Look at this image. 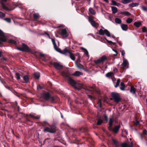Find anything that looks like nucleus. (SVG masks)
I'll use <instances>...</instances> for the list:
<instances>
[{"instance_id":"79ce46f5","label":"nucleus","mask_w":147,"mask_h":147,"mask_svg":"<svg viewBox=\"0 0 147 147\" xmlns=\"http://www.w3.org/2000/svg\"><path fill=\"white\" fill-rule=\"evenodd\" d=\"M133 20L132 19L128 18L126 21L127 23L128 24L131 23L132 22Z\"/></svg>"},{"instance_id":"473e14b6","label":"nucleus","mask_w":147,"mask_h":147,"mask_svg":"<svg viewBox=\"0 0 147 147\" xmlns=\"http://www.w3.org/2000/svg\"><path fill=\"white\" fill-rule=\"evenodd\" d=\"M141 24V22H135L134 23V25L137 27H139Z\"/></svg>"},{"instance_id":"8fccbe9b","label":"nucleus","mask_w":147,"mask_h":147,"mask_svg":"<svg viewBox=\"0 0 147 147\" xmlns=\"http://www.w3.org/2000/svg\"><path fill=\"white\" fill-rule=\"evenodd\" d=\"M4 20L8 23H10L11 22V19L10 18H6Z\"/></svg>"},{"instance_id":"49530a36","label":"nucleus","mask_w":147,"mask_h":147,"mask_svg":"<svg viewBox=\"0 0 147 147\" xmlns=\"http://www.w3.org/2000/svg\"><path fill=\"white\" fill-rule=\"evenodd\" d=\"M142 9L144 11H147V8L144 6H141Z\"/></svg>"},{"instance_id":"37998d69","label":"nucleus","mask_w":147,"mask_h":147,"mask_svg":"<svg viewBox=\"0 0 147 147\" xmlns=\"http://www.w3.org/2000/svg\"><path fill=\"white\" fill-rule=\"evenodd\" d=\"M33 16L35 19H37L39 17V14L37 13L33 14Z\"/></svg>"},{"instance_id":"a18cd8bd","label":"nucleus","mask_w":147,"mask_h":147,"mask_svg":"<svg viewBox=\"0 0 147 147\" xmlns=\"http://www.w3.org/2000/svg\"><path fill=\"white\" fill-rule=\"evenodd\" d=\"M75 63L76 64L77 67L78 68L80 69H84V67H83L82 65H81V66L80 67L78 64L77 63V62H76Z\"/></svg>"},{"instance_id":"680f3d73","label":"nucleus","mask_w":147,"mask_h":147,"mask_svg":"<svg viewBox=\"0 0 147 147\" xmlns=\"http://www.w3.org/2000/svg\"><path fill=\"white\" fill-rule=\"evenodd\" d=\"M2 52L1 51H0V57H2Z\"/></svg>"},{"instance_id":"f257e3e1","label":"nucleus","mask_w":147,"mask_h":147,"mask_svg":"<svg viewBox=\"0 0 147 147\" xmlns=\"http://www.w3.org/2000/svg\"><path fill=\"white\" fill-rule=\"evenodd\" d=\"M69 82L70 84L73 86L76 89L78 90L81 89L82 87V84L77 83L72 79L70 78L69 80Z\"/></svg>"},{"instance_id":"13d9d810","label":"nucleus","mask_w":147,"mask_h":147,"mask_svg":"<svg viewBox=\"0 0 147 147\" xmlns=\"http://www.w3.org/2000/svg\"><path fill=\"white\" fill-rule=\"evenodd\" d=\"M40 56L41 57H44V56H45V55L44 54L40 53Z\"/></svg>"},{"instance_id":"a878e982","label":"nucleus","mask_w":147,"mask_h":147,"mask_svg":"<svg viewBox=\"0 0 147 147\" xmlns=\"http://www.w3.org/2000/svg\"><path fill=\"white\" fill-rule=\"evenodd\" d=\"M121 147H133L132 143V142L131 143V145L129 146L127 143H124L122 144L121 146Z\"/></svg>"},{"instance_id":"393cba45","label":"nucleus","mask_w":147,"mask_h":147,"mask_svg":"<svg viewBox=\"0 0 147 147\" xmlns=\"http://www.w3.org/2000/svg\"><path fill=\"white\" fill-rule=\"evenodd\" d=\"M114 76V73L113 72H109L107 73L106 76L107 77H112Z\"/></svg>"},{"instance_id":"0e129e2a","label":"nucleus","mask_w":147,"mask_h":147,"mask_svg":"<svg viewBox=\"0 0 147 147\" xmlns=\"http://www.w3.org/2000/svg\"><path fill=\"white\" fill-rule=\"evenodd\" d=\"M37 88H39L40 89H42V87H41L40 85H39L38 86H37Z\"/></svg>"},{"instance_id":"338daca9","label":"nucleus","mask_w":147,"mask_h":147,"mask_svg":"<svg viewBox=\"0 0 147 147\" xmlns=\"http://www.w3.org/2000/svg\"><path fill=\"white\" fill-rule=\"evenodd\" d=\"M104 1L107 3H109V1L108 0H104Z\"/></svg>"},{"instance_id":"7c9ffc66","label":"nucleus","mask_w":147,"mask_h":147,"mask_svg":"<svg viewBox=\"0 0 147 147\" xmlns=\"http://www.w3.org/2000/svg\"><path fill=\"white\" fill-rule=\"evenodd\" d=\"M103 122V119L101 118H99L97 122V125H100Z\"/></svg>"},{"instance_id":"7ed1b4c3","label":"nucleus","mask_w":147,"mask_h":147,"mask_svg":"<svg viewBox=\"0 0 147 147\" xmlns=\"http://www.w3.org/2000/svg\"><path fill=\"white\" fill-rule=\"evenodd\" d=\"M56 130V127L54 125L49 126V127L45 128L44 131L46 132H49L51 133H54Z\"/></svg>"},{"instance_id":"cd10ccee","label":"nucleus","mask_w":147,"mask_h":147,"mask_svg":"<svg viewBox=\"0 0 147 147\" xmlns=\"http://www.w3.org/2000/svg\"><path fill=\"white\" fill-rule=\"evenodd\" d=\"M121 87H120V89L122 90H125V85L124 84L123 82H121L120 84Z\"/></svg>"},{"instance_id":"9b49d317","label":"nucleus","mask_w":147,"mask_h":147,"mask_svg":"<svg viewBox=\"0 0 147 147\" xmlns=\"http://www.w3.org/2000/svg\"><path fill=\"white\" fill-rule=\"evenodd\" d=\"M53 65L57 69H61L63 67V66L60 63L54 62L53 63Z\"/></svg>"},{"instance_id":"ea45409f","label":"nucleus","mask_w":147,"mask_h":147,"mask_svg":"<svg viewBox=\"0 0 147 147\" xmlns=\"http://www.w3.org/2000/svg\"><path fill=\"white\" fill-rule=\"evenodd\" d=\"M81 49H82L84 51V53H85V54H86L87 56H88V51H87V50L86 49H85L83 48L82 47L81 48Z\"/></svg>"},{"instance_id":"a19ab883","label":"nucleus","mask_w":147,"mask_h":147,"mask_svg":"<svg viewBox=\"0 0 147 147\" xmlns=\"http://www.w3.org/2000/svg\"><path fill=\"white\" fill-rule=\"evenodd\" d=\"M15 75L16 77L17 80H19L20 79V75L18 73H16Z\"/></svg>"},{"instance_id":"4468645a","label":"nucleus","mask_w":147,"mask_h":147,"mask_svg":"<svg viewBox=\"0 0 147 147\" xmlns=\"http://www.w3.org/2000/svg\"><path fill=\"white\" fill-rule=\"evenodd\" d=\"M43 98L46 100H48L50 97V94L49 92H46L43 94Z\"/></svg>"},{"instance_id":"412c9836","label":"nucleus","mask_w":147,"mask_h":147,"mask_svg":"<svg viewBox=\"0 0 147 147\" xmlns=\"http://www.w3.org/2000/svg\"><path fill=\"white\" fill-rule=\"evenodd\" d=\"M111 8L113 13L115 14L117 11V8L116 7L113 6L111 7Z\"/></svg>"},{"instance_id":"0eeeda50","label":"nucleus","mask_w":147,"mask_h":147,"mask_svg":"<svg viewBox=\"0 0 147 147\" xmlns=\"http://www.w3.org/2000/svg\"><path fill=\"white\" fill-rule=\"evenodd\" d=\"M59 34L61 35L63 38H66L68 36V34L67 32L65 29H63L60 30Z\"/></svg>"},{"instance_id":"2eb2a0df","label":"nucleus","mask_w":147,"mask_h":147,"mask_svg":"<svg viewBox=\"0 0 147 147\" xmlns=\"http://www.w3.org/2000/svg\"><path fill=\"white\" fill-rule=\"evenodd\" d=\"M121 27L123 30L126 31L128 30V26L127 24H122L121 25Z\"/></svg>"},{"instance_id":"dca6fc26","label":"nucleus","mask_w":147,"mask_h":147,"mask_svg":"<svg viewBox=\"0 0 147 147\" xmlns=\"http://www.w3.org/2000/svg\"><path fill=\"white\" fill-rule=\"evenodd\" d=\"M50 98L51 99L52 102L53 103H56L57 101H58L59 100V98L56 96L55 97H51Z\"/></svg>"},{"instance_id":"ddd939ff","label":"nucleus","mask_w":147,"mask_h":147,"mask_svg":"<svg viewBox=\"0 0 147 147\" xmlns=\"http://www.w3.org/2000/svg\"><path fill=\"white\" fill-rule=\"evenodd\" d=\"M2 1L1 2L2 6L3 7V8L5 10H10L9 9L8 7H9V4H7V6H6L5 4L3 3V2H5L7 1V0H1Z\"/></svg>"},{"instance_id":"423d86ee","label":"nucleus","mask_w":147,"mask_h":147,"mask_svg":"<svg viewBox=\"0 0 147 147\" xmlns=\"http://www.w3.org/2000/svg\"><path fill=\"white\" fill-rule=\"evenodd\" d=\"M99 34L102 35L105 34L108 37L111 36L110 32L107 30L106 29L103 30L102 29H100L99 30Z\"/></svg>"},{"instance_id":"69168bd1","label":"nucleus","mask_w":147,"mask_h":147,"mask_svg":"<svg viewBox=\"0 0 147 147\" xmlns=\"http://www.w3.org/2000/svg\"><path fill=\"white\" fill-rule=\"evenodd\" d=\"M46 33V34H47V35H48V36L49 37V38H50V39H51V38H50V35H49V34L47 33Z\"/></svg>"},{"instance_id":"6ab92c4d","label":"nucleus","mask_w":147,"mask_h":147,"mask_svg":"<svg viewBox=\"0 0 147 147\" xmlns=\"http://www.w3.org/2000/svg\"><path fill=\"white\" fill-rule=\"evenodd\" d=\"M83 75V74L81 72L76 71L75 73L71 74L72 75L75 76H79L81 75Z\"/></svg>"},{"instance_id":"c85d7f7f","label":"nucleus","mask_w":147,"mask_h":147,"mask_svg":"<svg viewBox=\"0 0 147 147\" xmlns=\"http://www.w3.org/2000/svg\"><path fill=\"white\" fill-rule=\"evenodd\" d=\"M139 5V3H133L129 4V6L131 7L138 6Z\"/></svg>"},{"instance_id":"c03bdc74","label":"nucleus","mask_w":147,"mask_h":147,"mask_svg":"<svg viewBox=\"0 0 147 147\" xmlns=\"http://www.w3.org/2000/svg\"><path fill=\"white\" fill-rule=\"evenodd\" d=\"M9 42L10 43L13 44H14L15 45L16 43V41L12 40V39H10L9 40Z\"/></svg>"},{"instance_id":"f03ea898","label":"nucleus","mask_w":147,"mask_h":147,"mask_svg":"<svg viewBox=\"0 0 147 147\" xmlns=\"http://www.w3.org/2000/svg\"><path fill=\"white\" fill-rule=\"evenodd\" d=\"M61 53L64 54L65 55H69L71 59L73 60H75V57L74 55L71 52L69 51L67 48L65 49Z\"/></svg>"},{"instance_id":"2f4dec72","label":"nucleus","mask_w":147,"mask_h":147,"mask_svg":"<svg viewBox=\"0 0 147 147\" xmlns=\"http://www.w3.org/2000/svg\"><path fill=\"white\" fill-rule=\"evenodd\" d=\"M120 14L122 15H124L127 16H129L131 15V14L130 13L126 11H124L121 12Z\"/></svg>"},{"instance_id":"9d476101","label":"nucleus","mask_w":147,"mask_h":147,"mask_svg":"<svg viewBox=\"0 0 147 147\" xmlns=\"http://www.w3.org/2000/svg\"><path fill=\"white\" fill-rule=\"evenodd\" d=\"M89 22L90 23L91 25L94 27L97 28L98 26V24L96 23L92 18H89Z\"/></svg>"},{"instance_id":"5701e85b","label":"nucleus","mask_w":147,"mask_h":147,"mask_svg":"<svg viewBox=\"0 0 147 147\" xmlns=\"http://www.w3.org/2000/svg\"><path fill=\"white\" fill-rule=\"evenodd\" d=\"M128 64V61L125 58L123 59V61L122 63V65L124 67H126Z\"/></svg>"},{"instance_id":"e433bc0d","label":"nucleus","mask_w":147,"mask_h":147,"mask_svg":"<svg viewBox=\"0 0 147 147\" xmlns=\"http://www.w3.org/2000/svg\"><path fill=\"white\" fill-rule=\"evenodd\" d=\"M24 80L25 81V82L27 83L28 82L29 80L28 77L27 76H25L23 77Z\"/></svg>"},{"instance_id":"c9c22d12","label":"nucleus","mask_w":147,"mask_h":147,"mask_svg":"<svg viewBox=\"0 0 147 147\" xmlns=\"http://www.w3.org/2000/svg\"><path fill=\"white\" fill-rule=\"evenodd\" d=\"M132 1V0H122L121 2L122 3L125 4L130 2H131Z\"/></svg>"},{"instance_id":"5fc2aeb1","label":"nucleus","mask_w":147,"mask_h":147,"mask_svg":"<svg viewBox=\"0 0 147 147\" xmlns=\"http://www.w3.org/2000/svg\"><path fill=\"white\" fill-rule=\"evenodd\" d=\"M80 56H79L78 57V58L77 60V61L76 62H77V63H78V62H80Z\"/></svg>"},{"instance_id":"4d7b16f0","label":"nucleus","mask_w":147,"mask_h":147,"mask_svg":"<svg viewBox=\"0 0 147 147\" xmlns=\"http://www.w3.org/2000/svg\"><path fill=\"white\" fill-rule=\"evenodd\" d=\"M112 141L115 144H117V141L113 139H112Z\"/></svg>"},{"instance_id":"6e6552de","label":"nucleus","mask_w":147,"mask_h":147,"mask_svg":"<svg viewBox=\"0 0 147 147\" xmlns=\"http://www.w3.org/2000/svg\"><path fill=\"white\" fill-rule=\"evenodd\" d=\"M0 44L2 42H5L6 41V38L4 33L0 29Z\"/></svg>"},{"instance_id":"6e6d98bb","label":"nucleus","mask_w":147,"mask_h":147,"mask_svg":"<svg viewBox=\"0 0 147 147\" xmlns=\"http://www.w3.org/2000/svg\"><path fill=\"white\" fill-rule=\"evenodd\" d=\"M147 131L146 129H144L143 131V134H147Z\"/></svg>"},{"instance_id":"f704fd0d","label":"nucleus","mask_w":147,"mask_h":147,"mask_svg":"<svg viewBox=\"0 0 147 147\" xmlns=\"http://www.w3.org/2000/svg\"><path fill=\"white\" fill-rule=\"evenodd\" d=\"M86 89L88 91L92 92L95 91V88L93 86H89Z\"/></svg>"},{"instance_id":"4be33fe9","label":"nucleus","mask_w":147,"mask_h":147,"mask_svg":"<svg viewBox=\"0 0 147 147\" xmlns=\"http://www.w3.org/2000/svg\"><path fill=\"white\" fill-rule=\"evenodd\" d=\"M115 21L116 23L118 24H121L122 22V21L121 20L118 18H116L115 19Z\"/></svg>"},{"instance_id":"774afa93","label":"nucleus","mask_w":147,"mask_h":147,"mask_svg":"<svg viewBox=\"0 0 147 147\" xmlns=\"http://www.w3.org/2000/svg\"><path fill=\"white\" fill-rule=\"evenodd\" d=\"M108 42H109V43H111L112 42V41H109V40H107Z\"/></svg>"},{"instance_id":"39448f33","label":"nucleus","mask_w":147,"mask_h":147,"mask_svg":"<svg viewBox=\"0 0 147 147\" xmlns=\"http://www.w3.org/2000/svg\"><path fill=\"white\" fill-rule=\"evenodd\" d=\"M107 57L105 55H103L100 58L94 61V63L96 64L101 63H103L104 61L106 60Z\"/></svg>"},{"instance_id":"3c124183","label":"nucleus","mask_w":147,"mask_h":147,"mask_svg":"<svg viewBox=\"0 0 147 147\" xmlns=\"http://www.w3.org/2000/svg\"><path fill=\"white\" fill-rule=\"evenodd\" d=\"M5 14L1 12H0V18H3L5 16Z\"/></svg>"},{"instance_id":"f3484780","label":"nucleus","mask_w":147,"mask_h":147,"mask_svg":"<svg viewBox=\"0 0 147 147\" xmlns=\"http://www.w3.org/2000/svg\"><path fill=\"white\" fill-rule=\"evenodd\" d=\"M120 128L119 125H117L113 129V131L115 133H117Z\"/></svg>"},{"instance_id":"603ef678","label":"nucleus","mask_w":147,"mask_h":147,"mask_svg":"<svg viewBox=\"0 0 147 147\" xmlns=\"http://www.w3.org/2000/svg\"><path fill=\"white\" fill-rule=\"evenodd\" d=\"M88 96L89 98L92 100H94L95 99L94 97L92 95H89Z\"/></svg>"},{"instance_id":"bb28decb","label":"nucleus","mask_w":147,"mask_h":147,"mask_svg":"<svg viewBox=\"0 0 147 147\" xmlns=\"http://www.w3.org/2000/svg\"><path fill=\"white\" fill-rule=\"evenodd\" d=\"M112 4L113 5H115L117 6H119L120 5V4L119 3H117L114 0H112L111 1Z\"/></svg>"},{"instance_id":"052dcab7","label":"nucleus","mask_w":147,"mask_h":147,"mask_svg":"<svg viewBox=\"0 0 147 147\" xmlns=\"http://www.w3.org/2000/svg\"><path fill=\"white\" fill-rule=\"evenodd\" d=\"M104 117L106 120L107 121V116L106 115H104Z\"/></svg>"},{"instance_id":"864d4df0","label":"nucleus","mask_w":147,"mask_h":147,"mask_svg":"<svg viewBox=\"0 0 147 147\" xmlns=\"http://www.w3.org/2000/svg\"><path fill=\"white\" fill-rule=\"evenodd\" d=\"M121 55L123 56V59H124V55L125 54V52L124 50H123L121 51Z\"/></svg>"},{"instance_id":"a211bd4d","label":"nucleus","mask_w":147,"mask_h":147,"mask_svg":"<svg viewBox=\"0 0 147 147\" xmlns=\"http://www.w3.org/2000/svg\"><path fill=\"white\" fill-rule=\"evenodd\" d=\"M61 75L65 78L68 77L70 75V74L68 72L65 71H63L61 73Z\"/></svg>"},{"instance_id":"bf43d9fd","label":"nucleus","mask_w":147,"mask_h":147,"mask_svg":"<svg viewBox=\"0 0 147 147\" xmlns=\"http://www.w3.org/2000/svg\"><path fill=\"white\" fill-rule=\"evenodd\" d=\"M113 51H114L115 53V54L114 55L115 56H116L117 55V51L116 50H113Z\"/></svg>"},{"instance_id":"b1692460","label":"nucleus","mask_w":147,"mask_h":147,"mask_svg":"<svg viewBox=\"0 0 147 147\" xmlns=\"http://www.w3.org/2000/svg\"><path fill=\"white\" fill-rule=\"evenodd\" d=\"M34 76L36 79H38L40 77V74L38 72H36L34 73Z\"/></svg>"},{"instance_id":"1a4fd4ad","label":"nucleus","mask_w":147,"mask_h":147,"mask_svg":"<svg viewBox=\"0 0 147 147\" xmlns=\"http://www.w3.org/2000/svg\"><path fill=\"white\" fill-rule=\"evenodd\" d=\"M22 47L21 48H18V50L23 51H30L28 47L25 44L22 43Z\"/></svg>"},{"instance_id":"e2e57ef3","label":"nucleus","mask_w":147,"mask_h":147,"mask_svg":"<svg viewBox=\"0 0 147 147\" xmlns=\"http://www.w3.org/2000/svg\"><path fill=\"white\" fill-rule=\"evenodd\" d=\"M113 70L114 71H116V72H117V69L116 68H115L113 69Z\"/></svg>"},{"instance_id":"4c0bfd02","label":"nucleus","mask_w":147,"mask_h":147,"mask_svg":"<svg viewBox=\"0 0 147 147\" xmlns=\"http://www.w3.org/2000/svg\"><path fill=\"white\" fill-rule=\"evenodd\" d=\"M89 11L90 13L92 14H95L96 13L95 12L94 10L92 8H90L89 9Z\"/></svg>"},{"instance_id":"aec40b11","label":"nucleus","mask_w":147,"mask_h":147,"mask_svg":"<svg viewBox=\"0 0 147 147\" xmlns=\"http://www.w3.org/2000/svg\"><path fill=\"white\" fill-rule=\"evenodd\" d=\"M113 122V119L112 118H110L109 120V130H110L111 129V127L112 126V124Z\"/></svg>"},{"instance_id":"58836bf2","label":"nucleus","mask_w":147,"mask_h":147,"mask_svg":"<svg viewBox=\"0 0 147 147\" xmlns=\"http://www.w3.org/2000/svg\"><path fill=\"white\" fill-rule=\"evenodd\" d=\"M120 83V79H119L117 80L116 83V84L115 85V88L117 87L119 84Z\"/></svg>"},{"instance_id":"20e7f679","label":"nucleus","mask_w":147,"mask_h":147,"mask_svg":"<svg viewBox=\"0 0 147 147\" xmlns=\"http://www.w3.org/2000/svg\"><path fill=\"white\" fill-rule=\"evenodd\" d=\"M111 96L113 98L114 101L117 103L120 101L121 98L119 94L117 93L112 92L111 93Z\"/></svg>"},{"instance_id":"09e8293b","label":"nucleus","mask_w":147,"mask_h":147,"mask_svg":"<svg viewBox=\"0 0 147 147\" xmlns=\"http://www.w3.org/2000/svg\"><path fill=\"white\" fill-rule=\"evenodd\" d=\"M30 117L32 118H33V119H39V118L38 117H37L34 116V115H30Z\"/></svg>"},{"instance_id":"f8f14e48","label":"nucleus","mask_w":147,"mask_h":147,"mask_svg":"<svg viewBox=\"0 0 147 147\" xmlns=\"http://www.w3.org/2000/svg\"><path fill=\"white\" fill-rule=\"evenodd\" d=\"M51 40L53 44L55 50L58 52L61 53V50L60 49L57 47L55 40L52 38H51Z\"/></svg>"},{"instance_id":"72a5a7b5","label":"nucleus","mask_w":147,"mask_h":147,"mask_svg":"<svg viewBox=\"0 0 147 147\" xmlns=\"http://www.w3.org/2000/svg\"><path fill=\"white\" fill-rule=\"evenodd\" d=\"M136 89L133 87H131L130 90V92L134 94L136 93Z\"/></svg>"},{"instance_id":"c756f323","label":"nucleus","mask_w":147,"mask_h":147,"mask_svg":"<svg viewBox=\"0 0 147 147\" xmlns=\"http://www.w3.org/2000/svg\"><path fill=\"white\" fill-rule=\"evenodd\" d=\"M103 101V98L100 99L98 100V102H97V105L99 107H102L101 102Z\"/></svg>"},{"instance_id":"de8ad7c7","label":"nucleus","mask_w":147,"mask_h":147,"mask_svg":"<svg viewBox=\"0 0 147 147\" xmlns=\"http://www.w3.org/2000/svg\"><path fill=\"white\" fill-rule=\"evenodd\" d=\"M142 31L143 32H146L147 31V28L146 27L144 26L142 28Z\"/></svg>"}]
</instances>
